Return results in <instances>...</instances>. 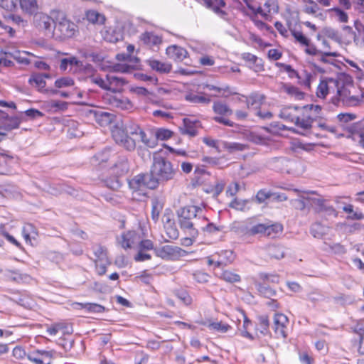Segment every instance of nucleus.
Here are the masks:
<instances>
[{
    "label": "nucleus",
    "mask_w": 364,
    "mask_h": 364,
    "mask_svg": "<svg viewBox=\"0 0 364 364\" xmlns=\"http://www.w3.org/2000/svg\"><path fill=\"white\" fill-rule=\"evenodd\" d=\"M180 228L191 237L198 235L202 222H206V218L202 215V209L196 205L181 207L176 211Z\"/></svg>",
    "instance_id": "f257e3e1"
},
{
    "label": "nucleus",
    "mask_w": 364,
    "mask_h": 364,
    "mask_svg": "<svg viewBox=\"0 0 364 364\" xmlns=\"http://www.w3.org/2000/svg\"><path fill=\"white\" fill-rule=\"evenodd\" d=\"M176 174V169L170 161L161 156H154L149 174L152 181L149 186L157 188L159 183L173 180Z\"/></svg>",
    "instance_id": "f03ea898"
},
{
    "label": "nucleus",
    "mask_w": 364,
    "mask_h": 364,
    "mask_svg": "<svg viewBox=\"0 0 364 364\" xmlns=\"http://www.w3.org/2000/svg\"><path fill=\"white\" fill-rule=\"evenodd\" d=\"M294 192L299 193V196L302 198L296 201L300 204V208L303 209L305 207L304 200H308L314 210L318 213H323L325 216L338 217V211L331 205L326 203V200L322 197H312L310 195L314 194V192L300 191L297 189H294Z\"/></svg>",
    "instance_id": "7ed1b4c3"
},
{
    "label": "nucleus",
    "mask_w": 364,
    "mask_h": 364,
    "mask_svg": "<svg viewBox=\"0 0 364 364\" xmlns=\"http://www.w3.org/2000/svg\"><path fill=\"white\" fill-rule=\"evenodd\" d=\"M132 125H135V124L132 122L126 124L122 122L117 123L112 129V136L116 144L129 151H134L136 148V139L128 132L129 127Z\"/></svg>",
    "instance_id": "20e7f679"
},
{
    "label": "nucleus",
    "mask_w": 364,
    "mask_h": 364,
    "mask_svg": "<svg viewBox=\"0 0 364 364\" xmlns=\"http://www.w3.org/2000/svg\"><path fill=\"white\" fill-rule=\"evenodd\" d=\"M77 32V25L68 19L63 14L59 13L55 18L53 35L59 39H65L75 36Z\"/></svg>",
    "instance_id": "39448f33"
},
{
    "label": "nucleus",
    "mask_w": 364,
    "mask_h": 364,
    "mask_svg": "<svg viewBox=\"0 0 364 364\" xmlns=\"http://www.w3.org/2000/svg\"><path fill=\"white\" fill-rule=\"evenodd\" d=\"M129 169L127 158L124 156H119L111 168V173L115 176L114 178H107L105 181V185L112 190H118L122 186V182L119 178V176L125 175Z\"/></svg>",
    "instance_id": "423d86ee"
},
{
    "label": "nucleus",
    "mask_w": 364,
    "mask_h": 364,
    "mask_svg": "<svg viewBox=\"0 0 364 364\" xmlns=\"http://www.w3.org/2000/svg\"><path fill=\"white\" fill-rule=\"evenodd\" d=\"M151 181L152 179L149 174H138L129 181V186L133 193L144 196L147 188L154 189L156 188L149 186Z\"/></svg>",
    "instance_id": "0eeeda50"
},
{
    "label": "nucleus",
    "mask_w": 364,
    "mask_h": 364,
    "mask_svg": "<svg viewBox=\"0 0 364 364\" xmlns=\"http://www.w3.org/2000/svg\"><path fill=\"white\" fill-rule=\"evenodd\" d=\"M21 119L18 117H9L0 110V142L6 139L7 134L13 129L19 127Z\"/></svg>",
    "instance_id": "6e6552de"
},
{
    "label": "nucleus",
    "mask_w": 364,
    "mask_h": 364,
    "mask_svg": "<svg viewBox=\"0 0 364 364\" xmlns=\"http://www.w3.org/2000/svg\"><path fill=\"white\" fill-rule=\"evenodd\" d=\"M213 110L218 114V116L213 117L214 121L228 127L233 126L234 123L226 118V117H229L232 114V110L228 105L220 101L215 102L213 105Z\"/></svg>",
    "instance_id": "1a4fd4ad"
},
{
    "label": "nucleus",
    "mask_w": 364,
    "mask_h": 364,
    "mask_svg": "<svg viewBox=\"0 0 364 364\" xmlns=\"http://www.w3.org/2000/svg\"><path fill=\"white\" fill-rule=\"evenodd\" d=\"M55 354L54 350H36L29 353L27 358L33 364H51Z\"/></svg>",
    "instance_id": "9d476101"
},
{
    "label": "nucleus",
    "mask_w": 364,
    "mask_h": 364,
    "mask_svg": "<svg viewBox=\"0 0 364 364\" xmlns=\"http://www.w3.org/2000/svg\"><path fill=\"white\" fill-rule=\"evenodd\" d=\"M35 26L41 30H44L48 34H53L55 21L48 15L37 13L33 18Z\"/></svg>",
    "instance_id": "9b49d317"
},
{
    "label": "nucleus",
    "mask_w": 364,
    "mask_h": 364,
    "mask_svg": "<svg viewBox=\"0 0 364 364\" xmlns=\"http://www.w3.org/2000/svg\"><path fill=\"white\" fill-rule=\"evenodd\" d=\"M340 84L341 82L334 78H327L321 80L317 87L316 95L319 98L323 99L330 92H337Z\"/></svg>",
    "instance_id": "f8f14e48"
},
{
    "label": "nucleus",
    "mask_w": 364,
    "mask_h": 364,
    "mask_svg": "<svg viewBox=\"0 0 364 364\" xmlns=\"http://www.w3.org/2000/svg\"><path fill=\"white\" fill-rule=\"evenodd\" d=\"M183 250L177 246L166 245L154 249L157 257L164 259H175L182 255Z\"/></svg>",
    "instance_id": "ddd939ff"
},
{
    "label": "nucleus",
    "mask_w": 364,
    "mask_h": 364,
    "mask_svg": "<svg viewBox=\"0 0 364 364\" xmlns=\"http://www.w3.org/2000/svg\"><path fill=\"white\" fill-rule=\"evenodd\" d=\"M288 321V318L282 314L274 315L273 328L277 337L285 338L287 336L286 330Z\"/></svg>",
    "instance_id": "4468645a"
},
{
    "label": "nucleus",
    "mask_w": 364,
    "mask_h": 364,
    "mask_svg": "<svg viewBox=\"0 0 364 364\" xmlns=\"http://www.w3.org/2000/svg\"><path fill=\"white\" fill-rule=\"evenodd\" d=\"M128 132L132 136H139L141 142L149 148H154L156 146V140L154 137L148 138L145 132L136 124L129 127Z\"/></svg>",
    "instance_id": "2eb2a0df"
},
{
    "label": "nucleus",
    "mask_w": 364,
    "mask_h": 364,
    "mask_svg": "<svg viewBox=\"0 0 364 364\" xmlns=\"http://www.w3.org/2000/svg\"><path fill=\"white\" fill-rule=\"evenodd\" d=\"M336 93L338 96L339 100L342 101L346 106H357L361 101L358 97L350 95V92L342 85L341 82Z\"/></svg>",
    "instance_id": "dca6fc26"
},
{
    "label": "nucleus",
    "mask_w": 364,
    "mask_h": 364,
    "mask_svg": "<svg viewBox=\"0 0 364 364\" xmlns=\"http://www.w3.org/2000/svg\"><path fill=\"white\" fill-rule=\"evenodd\" d=\"M203 5L208 9L212 10L216 15L225 18L227 14L223 9L225 6L224 0H202Z\"/></svg>",
    "instance_id": "f3484780"
},
{
    "label": "nucleus",
    "mask_w": 364,
    "mask_h": 364,
    "mask_svg": "<svg viewBox=\"0 0 364 364\" xmlns=\"http://www.w3.org/2000/svg\"><path fill=\"white\" fill-rule=\"evenodd\" d=\"M140 240L139 235L134 231H128L122 234L119 239V242L124 249L132 248L134 245L138 243Z\"/></svg>",
    "instance_id": "a211bd4d"
},
{
    "label": "nucleus",
    "mask_w": 364,
    "mask_h": 364,
    "mask_svg": "<svg viewBox=\"0 0 364 364\" xmlns=\"http://www.w3.org/2000/svg\"><path fill=\"white\" fill-rule=\"evenodd\" d=\"M126 83V80L122 77H119L112 74L107 75V90L112 92H119Z\"/></svg>",
    "instance_id": "6ab92c4d"
},
{
    "label": "nucleus",
    "mask_w": 364,
    "mask_h": 364,
    "mask_svg": "<svg viewBox=\"0 0 364 364\" xmlns=\"http://www.w3.org/2000/svg\"><path fill=\"white\" fill-rule=\"evenodd\" d=\"M237 100L246 105L248 109L252 107L257 109L263 102V96L259 94H252L250 96L240 95L237 97Z\"/></svg>",
    "instance_id": "aec40b11"
},
{
    "label": "nucleus",
    "mask_w": 364,
    "mask_h": 364,
    "mask_svg": "<svg viewBox=\"0 0 364 364\" xmlns=\"http://www.w3.org/2000/svg\"><path fill=\"white\" fill-rule=\"evenodd\" d=\"M6 55H9L16 60L18 63L22 65H29L32 63L31 58H35L36 56L29 52L27 51H20L15 50L14 52L6 53Z\"/></svg>",
    "instance_id": "412c9836"
},
{
    "label": "nucleus",
    "mask_w": 364,
    "mask_h": 364,
    "mask_svg": "<svg viewBox=\"0 0 364 364\" xmlns=\"http://www.w3.org/2000/svg\"><path fill=\"white\" fill-rule=\"evenodd\" d=\"M109 103L112 107L122 110H130L133 107V105L130 100L123 96L112 97L109 99Z\"/></svg>",
    "instance_id": "4be33fe9"
},
{
    "label": "nucleus",
    "mask_w": 364,
    "mask_h": 364,
    "mask_svg": "<svg viewBox=\"0 0 364 364\" xmlns=\"http://www.w3.org/2000/svg\"><path fill=\"white\" fill-rule=\"evenodd\" d=\"M166 54L169 58L176 61H182L187 56V51L179 46H171L166 48Z\"/></svg>",
    "instance_id": "5701e85b"
},
{
    "label": "nucleus",
    "mask_w": 364,
    "mask_h": 364,
    "mask_svg": "<svg viewBox=\"0 0 364 364\" xmlns=\"http://www.w3.org/2000/svg\"><path fill=\"white\" fill-rule=\"evenodd\" d=\"M147 64L153 70L159 73H168L172 68V66L168 63L160 61L156 59H149L147 60Z\"/></svg>",
    "instance_id": "b1692460"
},
{
    "label": "nucleus",
    "mask_w": 364,
    "mask_h": 364,
    "mask_svg": "<svg viewBox=\"0 0 364 364\" xmlns=\"http://www.w3.org/2000/svg\"><path fill=\"white\" fill-rule=\"evenodd\" d=\"M94 114L96 122L102 127L109 125L115 118L114 114L102 110L95 111Z\"/></svg>",
    "instance_id": "393cba45"
},
{
    "label": "nucleus",
    "mask_w": 364,
    "mask_h": 364,
    "mask_svg": "<svg viewBox=\"0 0 364 364\" xmlns=\"http://www.w3.org/2000/svg\"><path fill=\"white\" fill-rule=\"evenodd\" d=\"M301 107H286L281 109L279 117L285 120L294 122L299 113H301Z\"/></svg>",
    "instance_id": "a878e982"
},
{
    "label": "nucleus",
    "mask_w": 364,
    "mask_h": 364,
    "mask_svg": "<svg viewBox=\"0 0 364 364\" xmlns=\"http://www.w3.org/2000/svg\"><path fill=\"white\" fill-rule=\"evenodd\" d=\"M291 164V161L282 157H275L270 159L269 164V166L279 171L289 172V165Z\"/></svg>",
    "instance_id": "bb28decb"
},
{
    "label": "nucleus",
    "mask_w": 364,
    "mask_h": 364,
    "mask_svg": "<svg viewBox=\"0 0 364 364\" xmlns=\"http://www.w3.org/2000/svg\"><path fill=\"white\" fill-rule=\"evenodd\" d=\"M43 106L48 111L56 112L67 109L68 103L60 100H48L44 102Z\"/></svg>",
    "instance_id": "cd10ccee"
},
{
    "label": "nucleus",
    "mask_w": 364,
    "mask_h": 364,
    "mask_svg": "<svg viewBox=\"0 0 364 364\" xmlns=\"http://www.w3.org/2000/svg\"><path fill=\"white\" fill-rule=\"evenodd\" d=\"M77 309H85L88 313L99 314L105 311V308L96 303H75Z\"/></svg>",
    "instance_id": "c85d7f7f"
},
{
    "label": "nucleus",
    "mask_w": 364,
    "mask_h": 364,
    "mask_svg": "<svg viewBox=\"0 0 364 364\" xmlns=\"http://www.w3.org/2000/svg\"><path fill=\"white\" fill-rule=\"evenodd\" d=\"M330 228L321 223H315L311 227V233L316 238H321L329 231Z\"/></svg>",
    "instance_id": "c756f323"
},
{
    "label": "nucleus",
    "mask_w": 364,
    "mask_h": 364,
    "mask_svg": "<svg viewBox=\"0 0 364 364\" xmlns=\"http://www.w3.org/2000/svg\"><path fill=\"white\" fill-rule=\"evenodd\" d=\"M301 114L302 116L298 114L294 122L298 127L307 130L311 128L314 120L307 114Z\"/></svg>",
    "instance_id": "7c9ffc66"
},
{
    "label": "nucleus",
    "mask_w": 364,
    "mask_h": 364,
    "mask_svg": "<svg viewBox=\"0 0 364 364\" xmlns=\"http://www.w3.org/2000/svg\"><path fill=\"white\" fill-rule=\"evenodd\" d=\"M301 113L307 114L311 118L314 120L316 117L320 116L321 112V107L318 105H307L301 107Z\"/></svg>",
    "instance_id": "2f4dec72"
},
{
    "label": "nucleus",
    "mask_w": 364,
    "mask_h": 364,
    "mask_svg": "<svg viewBox=\"0 0 364 364\" xmlns=\"http://www.w3.org/2000/svg\"><path fill=\"white\" fill-rule=\"evenodd\" d=\"M264 224H257L251 227L242 225V232L247 235H264L265 231Z\"/></svg>",
    "instance_id": "473e14b6"
},
{
    "label": "nucleus",
    "mask_w": 364,
    "mask_h": 364,
    "mask_svg": "<svg viewBox=\"0 0 364 364\" xmlns=\"http://www.w3.org/2000/svg\"><path fill=\"white\" fill-rule=\"evenodd\" d=\"M203 142L210 147L214 148L217 152L224 151L225 141L216 140L209 136L203 138Z\"/></svg>",
    "instance_id": "72a5a7b5"
},
{
    "label": "nucleus",
    "mask_w": 364,
    "mask_h": 364,
    "mask_svg": "<svg viewBox=\"0 0 364 364\" xmlns=\"http://www.w3.org/2000/svg\"><path fill=\"white\" fill-rule=\"evenodd\" d=\"M267 252L269 257L277 259H282L284 257L283 247L279 245H271L267 247Z\"/></svg>",
    "instance_id": "f704fd0d"
},
{
    "label": "nucleus",
    "mask_w": 364,
    "mask_h": 364,
    "mask_svg": "<svg viewBox=\"0 0 364 364\" xmlns=\"http://www.w3.org/2000/svg\"><path fill=\"white\" fill-rule=\"evenodd\" d=\"M20 5L22 10L29 14H32L38 10L36 0H20Z\"/></svg>",
    "instance_id": "c9c22d12"
},
{
    "label": "nucleus",
    "mask_w": 364,
    "mask_h": 364,
    "mask_svg": "<svg viewBox=\"0 0 364 364\" xmlns=\"http://www.w3.org/2000/svg\"><path fill=\"white\" fill-rule=\"evenodd\" d=\"M22 235L26 242L31 243V238H35L37 232L31 224H26L22 229Z\"/></svg>",
    "instance_id": "e433bc0d"
},
{
    "label": "nucleus",
    "mask_w": 364,
    "mask_h": 364,
    "mask_svg": "<svg viewBox=\"0 0 364 364\" xmlns=\"http://www.w3.org/2000/svg\"><path fill=\"white\" fill-rule=\"evenodd\" d=\"M86 18L92 23L102 24L105 21V16L95 10H90L86 13Z\"/></svg>",
    "instance_id": "4c0bfd02"
},
{
    "label": "nucleus",
    "mask_w": 364,
    "mask_h": 364,
    "mask_svg": "<svg viewBox=\"0 0 364 364\" xmlns=\"http://www.w3.org/2000/svg\"><path fill=\"white\" fill-rule=\"evenodd\" d=\"M203 88H206L210 91H215L218 94H221L223 97H228L229 95L234 93L229 86L218 87L206 84L203 85Z\"/></svg>",
    "instance_id": "58836bf2"
},
{
    "label": "nucleus",
    "mask_w": 364,
    "mask_h": 364,
    "mask_svg": "<svg viewBox=\"0 0 364 364\" xmlns=\"http://www.w3.org/2000/svg\"><path fill=\"white\" fill-rule=\"evenodd\" d=\"M185 99L193 103L208 104L210 102L209 97L204 95H198L192 92L186 94Z\"/></svg>",
    "instance_id": "ea45409f"
},
{
    "label": "nucleus",
    "mask_w": 364,
    "mask_h": 364,
    "mask_svg": "<svg viewBox=\"0 0 364 364\" xmlns=\"http://www.w3.org/2000/svg\"><path fill=\"white\" fill-rule=\"evenodd\" d=\"M283 227L281 224L276 223L271 225H265V231L264 235L275 237L279 233L282 232Z\"/></svg>",
    "instance_id": "a19ab883"
},
{
    "label": "nucleus",
    "mask_w": 364,
    "mask_h": 364,
    "mask_svg": "<svg viewBox=\"0 0 364 364\" xmlns=\"http://www.w3.org/2000/svg\"><path fill=\"white\" fill-rule=\"evenodd\" d=\"M331 16L337 21L341 23H347L348 21V16L346 12L341 10L338 7L333 8L330 10Z\"/></svg>",
    "instance_id": "79ce46f5"
},
{
    "label": "nucleus",
    "mask_w": 364,
    "mask_h": 364,
    "mask_svg": "<svg viewBox=\"0 0 364 364\" xmlns=\"http://www.w3.org/2000/svg\"><path fill=\"white\" fill-rule=\"evenodd\" d=\"M8 278L16 282H28L31 277L26 274H21L18 272L8 271Z\"/></svg>",
    "instance_id": "37998d69"
},
{
    "label": "nucleus",
    "mask_w": 364,
    "mask_h": 364,
    "mask_svg": "<svg viewBox=\"0 0 364 364\" xmlns=\"http://www.w3.org/2000/svg\"><path fill=\"white\" fill-rule=\"evenodd\" d=\"M215 274L223 280L232 283V282H237L240 280V277L230 271H223L221 273L215 272Z\"/></svg>",
    "instance_id": "c03bdc74"
},
{
    "label": "nucleus",
    "mask_w": 364,
    "mask_h": 364,
    "mask_svg": "<svg viewBox=\"0 0 364 364\" xmlns=\"http://www.w3.org/2000/svg\"><path fill=\"white\" fill-rule=\"evenodd\" d=\"M284 90L291 97H294L296 100H301L304 98V94L301 91L299 90V88L292 86V85H285L284 87Z\"/></svg>",
    "instance_id": "a18cd8bd"
},
{
    "label": "nucleus",
    "mask_w": 364,
    "mask_h": 364,
    "mask_svg": "<svg viewBox=\"0 0 364 364\" xmlns=\"http://www.w3.org/2000/svg\"><path fill=\"white\" fill-rule=\"evenodd\" d=\"M141 40L147 45H156L161 42V39L157 36L149 32L143 33Z\"/></svg>",
    "instance_id": "49530a36"
},
{
    "label": "nucleus",
    "mask_w": 364,
    "mask_h": 364,
    "mask_svg": "<svg viewBox=\"0 0 364 364\" xmlns=\"http://www.w3.org/2000/svg\"><path fill=\"white\" fill-rule=\"evenodd\" d=\"M95 264L96 272L99 275H103L107 272V267L110 264V261L109 259H101V260H94Z\"/></svg>",
    "instance_id": "de8ad7c7"
},
{
    "label": "nucleus",
    "mask_w": 364,
    "mask_h": 364,
    "mask_svg": "<svg viewBox=\"0 0 364 364\" xmlns=\"http://www.w3.org/2000/svg\"><path fill=\"white\" fill-rule=\"evenodd\" d=\"M111 156V151L109 149H105L103 151L97 154L92 159V163L100 164L101 163L106 162Z\"/></svg>",
    "instance_id": "09e8293b"
},
{
    "label": "nucleus",
    "mask_w": 364,
    "mask_h": 364,
    "mask_svg": "<svg viewBox=\"0 0 364 364\" xmlns=\"http://www.w3.org/2000/svg\"><path fill=\"white\" fill-rule=\"evenodd\" d=\"M319 55H321L320 60L325 63H332L330 58H336L340 55L336 51H331L328 50H321Z\"/></svg>",
    "instance_id": "8fccbe9b"
},
{
    "label": "nucleus",
    "mask_w": 364,
    "mask_h": 364,
    "mask_svg": "<svg viewBox=\"0 0 364 364\" xmlns=\"http://www.w3.org/2000/svg\"><path fill=\"white\" fill-rule=\"evenodd\" d=\"M94 255L95 256V260H101L109 259L107 254V250L101 245H94L92 247Z\"/></svg>",
    "instance_id": "3c124183"
},
{
    "label": "nucleus",
    "mask_w": 364,
    "mask_h": 364,
    "mask_svg": "<svg viewBox=\"0 0 364 364\" xmlns=\"http://www.w3.org/2000/svg\"><path fill=\"white\" fill-rule=\"evenodd\" d=\"M80 61L75 57H70L68 58H63L60 60V68L63 71L68 69V65H78Z\"/></svg>",
    "instance_id": "603ef678"
},
{
    "label": "nucleus",
    "mask_w": 364,
    "mask_h": 364,
    "mask_svg": "<svg viewBox=\"0 0 364 364\" xmlns=\"http://www.w3.org/2000/svg\"><path fill=\"white\" fill-rule=\"evenodd\" d=\"M208 327L210 330L220 333H225L230 328V325L223 322H213L208 325Z\"/></svg>",
    "instance_id": "864d4df0"
},
{
    "label": "nucleus",
    "mask_w": 364,
    "mask_h": 364,
    "mask_svg": "<svg viewBox=\"0 0 364 364\" xmlns=\"http://www.w3.org/2000/svg\"><path fill=\"white\" fill-rule=\"evenodd\" d=\"M245 149L246 146L245 144L236 142L225 141L224 150H228L230 152H234L235 151H243Z\"/></svg>",
    "instance_id": "5fc2aeb1"
},
{
    "label": "nucleus",
    "mask_w": 364,
    "mask_h": 364,
    "mask_svg": "<svg viewBox=\"0 0 364 364\" xmlns=\"http://www.w3.org/2000/svg\"><path fill=\"white\" fill-rule=\"evenodd\" d=\"M74 85V80L70 77H63L57 79L55 82V86L58 88L71 87Z\"/></svg>",
    "instance_id": "6e6d98bb"
},
{
    "label": "nucleus",
    "mask_w": 364,
    "mask_h": 364,
    "mask_svg": "<svg viewBox=\"0 0 364 364\" xmlns=\"http://www.w3.org/2000/svg\"><path fill=\"white\" fill-rule=\"evenodd\" d=\"M172 132L166 129H159L156 131L154 139L156 140H167L172 136Z\"/></svg>",
    "instance_id": "4d7b16f0"
},
{
    "label": "nucleus",
    "mask_w": 364,
    "mask_h": 364,
    "mask_svg": "<svg viewBox=\"0 0 364 364\" xmlns=\"http://www.w3.org/2000/svg\"><path fill=\"white\" fill-rule=\"evenodd\" d=\"M151 217L154 220H157L159 214L163 208L162 205L157 200L154 199L151 202Z\"/></svg>",
    "instance_id": "13d9d810"
},
{
    "label": "nucleus",
    "mask_w": 364,
    "mask_h": 364,
    "mask_svg": "<svg viewBox=\"0 0 364 364\" xmlns=\"http://www.w3.org/2000/svg\"><path fill=\"white\" fill-rule=\"evenodd\" d=\"M29 83L38 88H43L46 86V81L43 76L41 75H33L29 79Z\"/></svg>",
    "instance_id": "bf43d9fd"
},
{
    "label": "nucleus",
    "mask_w": 364,
    "mask_h": 364,
    "mask_svg": "<svg viewBox=\"0 0 364 364\" xmlns=\"http://www.w3.org/2000/svg\"><path fill=\"white\" fill-rule=\"evenodd\" d=\"M291 34L295 38V41L301 46H306V45H309V43L311 41L310 39H309L300 31L293 30L291 31Z\"/></svg>",
    "instance_id": "052dcab7"
},
{
    "label": "nucleus",
    "mask_w": 364,
    "mask_h": 364,
    "mask_svg": "<svg viewBox=\"0 0 364 364\" xmlns=\"http://www.w3.org/2000/svg\"><path fill=\"white\" fill-rule=\"evenodd\" d=\"M246 138L247 140L257 144H264L266 143V138L255 133V132H250L247 134Z\"/></svg>",
    "instance_id": "680f3d73"
},
{
    "label": "nucleus",
    "mask_w": 364,
    "mask_h": 364,
    "mask_svg": "<svg viewBox=\"0 0 364 364\" xmlns=\"http://www.w3.org/2000/svg\"><path fill=\"white\" fill-rule=\"evenodd\" d=\"M257 288L259 294L264 297H271L275 295V291L264 284H257Z\"/></svg>",
    "instance_id": "e2e57ef3"
},
{
    "label": "nucleus",
    "mask_w": 364,
    "mask_h": 364,
    "mask_svg": "<svg viewBox=\"0 0 364 364\" xmlns=\"http://www.w3.org/2000/svg\"><path fill=\"white\" fill-rule=\"evenodd\" d=\"M278 11V6H273L272 9H268V10H265L264 7H258L255 9V13L256 14H259L262 17L265 18L266 19L268 18L269 14L271 13H277Z\"/></svg>",
    "instance_id": "0e129e2a"
},
{
    "label": "nucleus",
    "mask_w": 364,
    "mask_h": 364,
    "mask_svg": "<svg viewBox=\"0 0 364 364\" xmlns=\"http://www.w3.org/2000/svg\"><path fill=\"white\" fill-rule=\"evenodd\" d=\"M247 202V200L235 198L230 203L229 206L235 210H243L246 208Z\"/></svg>",
    "instance_id": "69168bd1"
},
{
    "label": "nucleus",
    "mask_w": 364,
    "mask_h": 364,
    "mask_svg": "<svg viewBox=\"0 0 364 364\" xmlns=\"http://www.w3.org/2000/svg\"><path fill=\"white\" fill-rule=\"evenodd\" d=\"M132 68V67L126 63H117L112 66L113 71L117 73H129Z\"/></svg>",
    "instance_id": "338daca9"
},
{
    "label": "nucleus",
    "mask_w": 364,
    "mask_h": 364,
    "mask_svg": "<svg viewBox=\"0 0 364 364\" xmlns=\"http://www.w3.org/2000/svg\"><path fill=\"white\" fill-rule=\"evenodd\" d=\"M0 6L6 11H12L16 6V0H0Z\"/></svg>",
    "instance_id": "774afa93"
}]
</instances>
